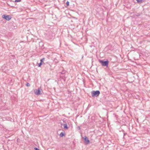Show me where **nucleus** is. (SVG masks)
Instances as JSON below:
<instances>
[{"label":"nucleus","mask_w":150,"mask_h":150,"mask_svg":"<svg viewBox=\"0 0 150 150\" xmlns=\"http://www.w3.org/2000/svg\"><path fill=\"white\" fill-rule=\"evenodd\" d=\"M21 1V0H15V2H20V1Z\"/></svg>","instance_id":"13"},{"label":"nucleus","mask_w":150,"mask_h":150,"mask_svg":"<svg viewBox=\"0 0 150 150\" xmlns=\"http://www.w3.org/2000/svg\"><path fill=\"white\" fill-rule=\"evenodd\" d=\"M137 3H142L143 2V0H136Z\"/></svg>","instance_id":"6"},{"label":"nucleus","mask_w":150,"mask_h":150,"mask_svg":"<svg viewBox=\"0 0 150 150\" xmlns=\"http://www.w3.org/2000/svg\"><path fill=\"white\" fill-rule=\"evenodd\" d=\"M34 91L35 94L37 95H38L40 94V91L39 89H35Z\"/></svg>","instance_id":"5"},{"label":"nucleus","mask_w":150,"mask_h":150,"mask_svg":"<svg viewBox=\"0 0 150 150\" xmlns=\"http://www.w3.org/2000/svg\"><path fill=\"white\" fill-rule=\"evenodd\" d=\"M45 59V58H43L42 59H41L40 60V62H42H42H43V61H44Z\"/></svg>","instance_id":"10"},{"label":"nucleus","mask_w":150,"mask_h":150,"mask_svg":"<svg viewBox=\"0 0 150 150\" xmlns=\"http://www.w3.org/2000/svg\"><path fill=\"white\" fill-rule=\"evenodd\" d=\"M99 61L103 66L106 67H108L109 63V62L108 60L104 61L103 60L99 59Z\"/></svg>","instance_id":"1"},{"label":"nucleus","mask_w":150,"mask_h":150,"mask_svg":"<svg viewBox=\"0 0 150 150\" xmlns=\"http://www.w3.org/2000/svg\"><path fill=\"white\" fill-rule=\"evenodd\" d=\"M69 2L68 1H67L66 3V5L67 6H69Z\"/></svg>","instance_id":"9"},{"label":"nucleus","mask_w":150,"mask_h":150,"mask_svg":"<svg viewBox=\"0 0 150 150\" xmlns=\"http://www.w3.org/2000/svg\"><path fill=\"white\" fill-rule=\"evenodd\" d=\"M100 93V91L98 90L93 91L91 92V94L93 97H96L99 96Z\"/></svg>","instance_id":"2"},{"label":"nucleus","mask_w":150,"mask_h":150,"mask_svg":"<svg viewBox=\"0 0 150 150\" xmlns=\"http://www.w3.org/2000/svg\"><path fill=\"white\" fill-rule=\"evenodd\" d=\"M35 150H39L38 149L36 148H34Z\"/></svg>","instance_id":"15"},{"label":"nucleus","mask_w":150,"mask_h":150,"mask_svg":"<svg viewBox=\"0 0 150 150\" xmlns=\"http://www.w3.org/2000/svg\"><path fill=\"white\" fill-rule=\"evenodd\" d=\"M91 142L88 139V138L85 136V145H87L90 144Z\"/></svg>","instance_id":"4"},{"label":"nucleus","mask_w":150,"mask_h":150,"mask_svg":"<svg viewBox=\"0 0 150 150\" xmlns=\"http://www.w3.org/2000/svg\"><path fill=\"white\" fill-rule=\"evenodd\" d=\"M2 17L3 18L5 19L6 20L9 21L11 20V16H10L9 15H3L2 16Z\"/></svg>","instance_id":"3"},{"label":"nucleus","mask_w":150,"mask_h":150,"mask_svg":"<svg viewBox=\"0 0 150 150\" xmlns=\"http://www.w3.org/2000/svg\"><path fill=\"white\" fill-rule=\"evenodd\" d=\"M135 15L136 16H140V14L139 13H137V14H135Z\"/></svg>","instance_id":"12"},{"label":"nucleus","mask_w":150,"mask_h":150,"mask_svg":"<svg viewBox=\"0 0 150 150\" xmlns=\"http://www.w3.org/2000/svg\"><path fill=\"white\" fill-rule=\"evenodd\" d=\"M64 128L67 129H68V127H67V125L66 124H64Z\"/></svg>","instance_id":"7"},{"label":"nucleus","mask_w":150,"mask_h":150,"mask_svg":"<svg viewBox=\"0 0 150 150\" xmlns=\"http://www.w3.org/2000/svg\"><path fill=\"white\" fill-rule=\"evenodd\" d=\"M64 136V134L63 132H61L60 134V136L61 137H62Z\"/></svg>","instance_id":"8"},{"label":"nucleus","mask_w":150,"mask_h":150,"mask_svg":"<svg viewBox=\"0 0 150 150\" xmlns=\"http://www.w3.org/2000/svg\"><path fill=\"white\" fill-rule=\"evenodd\" d=\"M26 86H30V84L29 83H27V84H26Z\"/></svg>","instance_id":"14"},{"label":"nucleus","mask_w":150,"mask_h":150,"mask_svg":"<svg viewBox=\"0 0 150 150\" xmlns=\"http://www.w3.org/2000/svg\"><path fill=\"white\" fill-rule=\"evenodd\" d=\"M42 64V62H40V63H39L38 64V66L39 67H40L41 66Z\"/></svg>","instance_id":"11"}]
</instances>
